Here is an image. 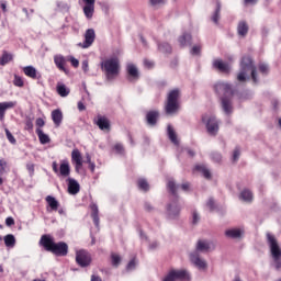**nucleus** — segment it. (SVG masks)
<instances>
[{"instance_id": "obj_17", "label": "nucleus", "mask_w": 281, "mask_h": 281, "mask_svg": "<svg viewBox=\"0 0 281 281\" xmlns=\"http://www.w3.org/2000/svg\"><path fill=\"white\" fill-rule=\"evenodd\" d=\"M54 63L60 71H65L66 74H69V70L65 68V65H67V58L63 55H55L54 56Z\"/></svg>"}, {"instance_id": "obj_53", "label": "nucleus", "mask_w": 281, "mask_h": 281, "mask_svg": "<svg viewBox=\"0 0 281 281\" xmlns=\"http://www.w3.org/2000/svg\"><path fill=\"white\" fill-rule=\"evenodd\" d=\"M81 69L83 71V74H89V60H83L81 64Z\"/></svg>"}, {"instance_id": "obj_62", "label": "nucleus", "mask_w": 281, "mask_h": 281, "mask_svg": "<svg viewBox=\"0 0 281 281\" xmlns=\"http://www.w3.org/2000/svg\"><path fill=\"white\" fill-rule=\"evenodd\" d=\"M78 109H79V111H86L87 106H85V103H82V101H79Z\"/></svg>"}, {"instance_id": "obj_54", "label": "nucleus", "mask_w": 281, "mask_h": 281, "mask_svg": "<svg viewBox=\"0 0 281 281\" xmlns=\"http://www.w3.org/2000/svg\"><path fill=\"white\" fill-rule=\"evenodd\" d=\"M191 54L193 56H199L201 54V46H198V45L193 46L191 49Z\"/></svg>"}, {"instance_id": "obj_26", "label": "nucleus", "mask_w": 281, "mask_h": 281, "mask_svg": "<svg viewBox=\"0 0 281 281\" xmlns=\"http://www.w3.org/2000/svg\"><path fill=\"white\" fill-rule=\"evenodd\" d=\"M237 32L239 36H247L249 32V25H247V22L240 21L237 26Z\"/></svg>"}, {"instance_id": "obj_49", "label": "nucleus", "mask_w": 281, "mask_h": 281, "mask_svg": "<svg viewBox=\"0 0 281 281\" xmlns=\"http://www.w3.org/2000/svg\"><path fill=\"white\" fill-rule=\"evenodd\" d=\"M150 5L153 8H157L158 5H164L166 3V0H149Z\"/></svg>"}, {"instance_id": "obj_3", "label": "nucleus", "mask_w": 281, "mask_h": 281, "mask_svg": "<svg viewBox=\"0 0 281 281\" xmlns=\"http://www.w3.org/2000/svg\"><path fill=\"white\" fill-rule=\"evenodd\" d=\"M239 72L237 74V82H247L249 80V72L255 85H258V70L254 65V59L249 56H244L240 60Z\"/></svg>"}, {"instance_id": "obj_24", "label": "nucleus", "mask_w": 281, "mask_h": 281, "mask_svg": "<svg viewBox=\"0 0 281 281\" xmlns=\"http://www.w3.org/2000/svg\"><path fill=\"white\" fill-rule=\"evenodd\" d=\"M158 117H159L158 111H149L146 115L147 124H149V126H155V124H157Z\"/></svg>"}, {"instance_id": "obj_2", "label": "nucleus", "mask_w": 281, "mask_h": 281, "mask_svg": "<svg viewBox=\"0 0 281 281\" xmlns=\"http://www.w3.org/2000/svg\"><path fill=\"white\" fill-rule=\"evenodd\" d=\"M214 90L217 93V95H221V106L222 111L226 115H232L234 113V105L232 103V97L234 95V89H232V86L225 81H218L214 86Z\"/></svg>"}, {"instance_id": "obj_30", "label": "nucleus", "mask_w": 281, "mask_h": 281, "mask_svg": "<svg viewBox=\"0 0 281 281\" xmlns=\"http://www.w3.org/2000/svg\"><path fill=\"white\" fill-rule=\"evenodd\" d=\"M57 93H58V95H60V98H67V95H69V93H70V90L64 83H58L57 85Z\"/></svg>"}, {"instance_id": "obj_58", "label": "nucleus", "mask_w": 281, "mask_h": 281, "mask_svg": "<svg viewBox=\"0 0 281 281\" xmlns=\"http://www.w3.org/2000/svg\"><path fill=\"white\" fill-rule=\"evenodd\" d=\"M36 126H38L40 128H43V126H45V121L41 117H38L36 120Z\"/></svg>"}, {"instance_id": "obj_5", "label": "nucleus", "mask_w": 281, "mask_h": 281, "mask_svg": "<svg viewBox=\"0 0 281 281\" xmlns=\"http://www.w3.org/2000/svg\"><path fill=\"white\" fill-rule=\"evenodd\" d=\"M40 245H42L46 251H50V254H54L55 256H67V254H69V246H67V243L59 241L56 244L48 235H43L41 237Z\"/></svg>"}, {"instance_id": "obj_51", "label": "nucleus", "mask_w": 281, "mask_h": 281, "mask_svg": "<svg viewBox=\"0 0 281 281\" xmlns=\"http://www.w3.org/2000/svg\"><path fill=\"white\" fill-rule=\"evenodd\" d=\"M34 128V123L32 119L27 117L25 122V130L26 131H32Z\"/></svg>"}, {"instance_id": "obj_63", "label": "nucleus", "mask_w": 281, "mask_h": 281, "mask_svg": "<svg viewBox=\"0 0 281 281\" xmlns=\"http://www.w3.org/2000/svg\"><path fill=\"white\" fill-rule=\"evenodd\" d=\"M157 247H159V243L157 241H153L151 244H149V249H157Z\"/></svg>"}, {"instance_id": "obj_12", "label": "nucleus", "mask_w": 281, "mask_h": 281, "mask_svg": "<svg viewBox=\"0 0 281 281\" xmlns=\"http://www.w3.org/2000/svg\"><path fill=\"white\" fill-rule=\"evenodd\" d=\"M188 278V271L186 270H170L162 281H179Z\"/></svg>"}, {"instance_id": "obj_34", "label": "nucleus", "mask_w": 281, "mask_h": 281, "mask_svg": "<svg viewBox=\"0 0 281 281\" xmlns=\"http://www.w3.org/2000/svg\"><path fill=\"white\" fill-rule=\"evenodd\" d=\"M195 170H198V172H201V175H203L204 179H212V173L207 170V168L203 165H198L195 166Z\"/></svg>"}, {"instance_id": "obj_27", "label": "nucleus", "mask_w": 281, "mask_h": 281, "mask_svg": "<svg viewBox=\"0 0 281 281\" xmlns=\"http://www.w3.org/2000/svg\"><path fill=\"white\" fill-rule=\"evenodd\" d=\"M23 72H24L25 76H27L29 78H32L33 80H36L37 70H36V68H34V66H25V67L23 68Z\"/></svg>"}, {"instance_id": "obj_19", "label": "nucleus", "mask_w": 281, "mask_h": 281, "mask_svg": "<svg viewBox=\"0 0 281 281\" xmlns=\"http://www.w3.org/2000/svg\"><path fill=\"white\" fill-rule=\"evenodd\" d=\"M244 234H245V231H243L240 228H229V229L225 231V236L227 238H233L235 240L243 238Z\"/></svg>"}, {"instance_id": "obj_37", "label": "nucleus", "mask_w": 281, "mask_h": 281, "mask_svg": "<svg viewBox=\"0 0 281 281\" xmlns=\"http://www.w3.org/2000/svg\"><path fill=\"white\" fill-rule=\"evenodd\" d=\"M158 49L161 54H172V46L168 43H160L158 44Z\"/></svg>"}, {"instance_id": "obj_57", "label": "nucleus", "mask_w": 281, "mask_h": 281, "mask_svg": "<svg viewBox=\"0 0 281 281\" xmlns=\"http://www.w3.org/2000/svg\"><path fill=\"white\" fill-rule=\"evenodd\" d=\"M5 225H7V227H12V225H14V218L13 217H7Z\"/></svg>"}, {"instance_id": "obj_13", "label": "nucleus", "mask_w": 281, "mask_h": 281, "mask_svg": "<svg viewBox=\"0 0 281 281\" xmlns=\"http://www.w3.org/2000/svg\"><path fill=\"white\" fill-rule=\"evenodd\" d=\"M76 262L79 267H89L91 265V255L87 250H79L76 255Z\"/></svg>"}, {"instance_id": "obj_35", "label": "nucleus", "mask_w": 281, "mask_h": 281, "mask_svg": "<svg viewBox=\"0 0 281 281\" xmlns=\"http://www.w3.org/2000/svg\"><path fill=\"white\" fill-rule=\"evenodd\" d=\"M46 202L48 203L50 210H53L54 212L58 210V200H56V198L48 195L46 196Z\"/></svg>"}, {"instance_id": "obj_16", "label": "nucleus", "mask_w": 281, "mask_h": 281, "mask_svg": "<svg viewBox=\"0 0 281 281\" xmlns=\"http://www.w3.org/2000/svg\"><path fill=\"white\" fill-rule=\"evenodd\" d=\"M214 69H217L222 74H229L232 71V66L229 64L223 61V59H215L213 61Z\"/></svg>"}, {"instance_id": "obj_21", "label": "nucleus", "mask_w": 281, "mask_h": 281, "mask_svg": "<svg viewBox=\"0 0 281 281\" xmlns=\"http://www.w3.org/2000/svg\"><path fill=\"white\" fill-rule=\"evenodd\" d=\"M67 183H68V192L70 194H78V192H80V183H78L76 179L68 178Z\"/></svg>"}, {"instance_id": "obj_48", "label": "nucleus", "mask_w": 281, "mask_h": 281, "mask_svg": "<svg viewBox=\"0 0 281 281\" xmlns=\"http://www.w3.org/2000/svg\"><path fill=\"white\" fill-rule=\"evenodd\" d=\"M259 71L263 75L269 74V65L267 64H260L259 65Z\"/></svg>"}, {"instance_id": "obj_6", "label": "nucleus", "mask_w": 281, "mask_h": 281, "mask_svg": "<svg viewBox=\"0 0 281 281\" xmlns=\"http://www.w3.org/2000/svg\"><path fill=\"white\" fill-rule=\"evenodd\" d=\"M267 241L274 262V268L277 271H281V248L278 244V239H276V236H273L271 233H267Z\"/></svg>"}, {"instance_id": "obj_41", "label": "nucleus", "mask_w": 281, "mask_h": 281, "mask_svg": "<svg viewBox=\"0 0 281 281\" xmlns=\"http://www.w3.org/2000/svg\"><path fill=\"white\" fill-rule=\"evenodd\" d=\"M114 153H116V155H124L125 150H124V145L123 144H115L113 147Z\"/></svg>"}, {"instance_id": "obj_64", "label": "nucleus", "mask_w": 281, "mask_h": 281, "mask_svg": "<svg viewBox=\"0 0 281 281\" xmlns=\"http://www.w3.org/2000/svg\"><path fill=\"white\" fill-rule=\"evenodd\" d=\"M91 281H102V279L95 274L91 276Z\"/></svg>"}, {"instance_id": "obj_18", "label": "nucleus", "mask_w": 281, "mask_h": 281, "mask_svg": "<svg viewBox=\"0 0 281 281\" xmlns=\"http://www.w3.org/2000/svg\"><path fill=\"white\" fill-rule=\"evenodd\" d=\"M16 106V101L0 102V122L5 119V111L8 109H14Z\"/></svg>"}, {"instance_id": "obj_55", "label": "nucleus", "mask_w": 281, "mask_h": 281, "mask_svg": "<svg viewBox=\"0 0 281 281\" xmlns=\"http://www.w3.org/2000/svg\"><path fill=\"white\" fill-rule=\"evenodd\" d=\"M144 65L147 69H153V67H155V63L149 59H144Z\"/></svg>"}, {"instance_id": "obj_28", "label": "nucleus", "mask_w": 281, "mask_h": 281, "mask_svg": "<svg viewBox=\"0 0 281 281\" xmlns=\"http://www.w3.org/2000/svg\"><path fill=\"white\" fill-rule=\"evenodd\" d=\"M211 21H213L215 25H218V21H221V1L216 2V9L213 15L211 16Z\"/></svg>"}, {"instance_id": "obj_42", "label": "nucleus", "mask_w": 281, "mask_h": 281, "mask_svg": "<svg viewBox=\"0 0 281 281\" xmlns=\"http://www.w3.org/2000/svg\"><path fill=\"white\" fill-rule=\"evenodd\" d=\"M137 268V259H132L127 266H126V271H135V269Z\"/></svg>"}, {"instance_id": "obj_52", "label": "nucleus", "mask_w": 281, "mask_h": 281, "mask_svg": "<svg viewBox=\"0 0 281 281\" xmlns=\"http://www.w3.org/2000/svg\"><path fill=\"white\" fill-rule=\"evenodd\" d=\"M7 166H8V162H5V160L1 159L0 160V177H1V175H5Z\"/></svg>"}, {"instance_id": "obj_14", "label": "nucleus", "mask_w": 281, "mask_h": 281, "mask_svg": "<svg viewBox=\"0 0 281 281\" xmlns=\"http://www.w3.org/2000/svg\"><path fill=\"white\" fill-rule=\"evenodd\" d=\"M71 161L75 164L76 172H80V169L82 168V154H80L79 149H72Z\"/></svg>"}, {"instance_id": "obj_10", "label": "nucleus", "mask_w": 281, "mask_h": 281, "mask_svg": "<svg viewBox=\"0 0 281 281\" xmlns=\"http://www.w3.org/2000/svg\"><path fill=\"white\" fill-rule=\"evenodd\" d=\"M83 43H79L78 47H81V49H89L91 45L95 42V30L88 29L83 35Z\"/></svg>"}, {"instance_id": "obj_59", "label": "nucleus", "mask_w": 281, "mask_h": 281, "mask_svg": "<svg viewBox=\"0 0 281 281\" xmlns=\"http://www.w3.org/2000/svg\"><path fill=\"white\" fill-rule=\"evenodd\" d=\"M212 159H214V161L218 162V161H221L222 156L218 153H214V154H212Z\"/></svg>"}, {"instance_id": "obj_61", "label": "nucleus", "mask_w": 281, "mask_h": 281, "mask_svg": "<svg viewBox=\"0 0 281 281\" xmlns=\"http://www.w3.org/2000/svg\"><path fill=\"white\" fill-rule=\"evenodd\" d=\"M145 210L147 211V212H153V204L151 203H148V202H146L145 203Z\"/></svg>"}, {"instance_id": "obj_40", "label": "nucleus", "mask_w": 281, "mask_h": 281, "mask_svg": "<svg viewBox=\"0 0 281 281\" xmlns=\"http://www.w3.org/2000/svg\"><path fill=\"white\" fill-rule=\"evenodd\" d=\"M111 262H112V267H120V263L122 262V257H120V255L117 254H112L111 255Z\"/></svg>"}, {"instance_id": "obj_44", "label": "nucleus", "mask_w": 281, "mask_h": 281, "mask_svg": "<svg viewBox=\"0 0 281 281\" xmlns=\"http://www.w3.org/2000/svg\"><path fill=\"white\" fill-rule=\"evenodd\" d=\"M13 85L15 87H23V85H24L23 78H21L19 75H14Z\"/></svg>"}, {"instance_id": "obj_60", "label": "nucleus", "mask_w": 281, "mask_h": 281, "mask_svg": "<svg viewBox=\"0 0 281 281\" xmlns=\"http://www.w3.org/2000/svg\"><path fill=\"white\" fill-rule=\"evenodd\" d=\"M26 169L29 170L30 175H34V165L33 164H27Z\"/></svg>"}, {"instance_id": "obj_47", "label": "nucleus", "mask_w": 281, "mask_h": 281, "mask_svg": "<svg viewBox=\"0 0 281 281\" xmlns=\"http://www.w3.org/2000/svg\"><path fill=\"white\" fill-rule=\"evenodd\" d=\"M199 221H201V216L199 215V213L196 211H193V213H192V224L198 225Z\"/></svg>"}, {"instance_id": "obj_25", "label": "nucleus", "mask_w": 281, "mask_h": 281, "mask_svg": "<svg viewBox=\"0 0 281 281\" xmlns=\"http://www.w3.org/2000/svg\"><path fill=\"white\" fill-rule=\"evenodd\" d=\"M52 120L56 126H60L63 123V112L60 110H54L52 112Z\"/></svg>"}, {"instance_id": "obj_20", "label": "nucleus", "mask_w": 281, "mask_h": 281, "mask_svg": "<svg viewBox=\"0 0 281 281\" xmlns=\"http://www.w3.org/2000/svg\"><path fill=\"white\" fill-rule=\"evenodd\" d=\"M59 177H69L71 175V167L69 166V161L63 160L59 166V171L57 173Z\"/></svg>"}, {"instance_id": "obj_39", "label": "nucleus", "mask_w": 281, "mask_h": 281, "mask_svg": "<svg viewBox=\"0 0 281 281\" xmlns=\"http://www.w3.org/2000/svg\"><path fill=\"white\" fill-rule=\"evenodd\" d=\"M12 60V54H9L8 52H4L0 58V65L3 67L8 65Z\"/></svg>"}, {"instance_id": "obj_9", "label": "nucleus", "mask_w": 281, "mask_h": 281, "mask_svg": "<svg viewBox=\"0 0 281 281\" xmlns=\"http://www.w3.org/2000/svg\"><path fill=\"white\" fill-rule=\"evenodd\" d=\"M202 122L206 126V131L209 135H212L213 137H216L218 135V120L214 115L204 114L202 116Z\"/></svg>"}, {"instance_id": "obj_38", "label": "nucleus", "mask_w": 281, "mask_h": 281, "mask_svg": "<svg viewBox=\"0 0 281 281\" xmlns=\"http://www.w3.org/2000/svg\"><path fill=\"white\" fill-rule=\"evenodd\" d=\"M138 188L140 190H143V192H148V190H150V186L148 184V181H146V179L140 178L137 181Z\"/></svg>"}, {"instance_id": "obj_7", "label": "nucleus", "mask_w": 281, "mask_h": 281, "mask_svg": "<svg viewBox=\"0 0 281 281\" xmlns=\"http://www.w3.org/2000/svg\"><path fill=\"white\" fill-rule=\"evenodd\" d=\"M181 91L179 89L171 90L167 95V103L165 105V111L167 115H175L179 111V98Z\"/></svg>"}, {"instance_id": "obj_46", "label": "nucleus", "mask_w": 281, "mask_h": 281, "mask_svg": "<svg viewBox=\"0 0 281 281\" xmlns=\"http://www.w3.org/2000/svg\"><path fill=\"white\" fill-rule=\"evenodd\" d=\"M206 207L210 210V212H214V210H216V204L214 203V199L210 198L207 200Z\"/></svg>"}, {"instance_id": "obj_31", "label": "nucleus", "mask_w": 281, "mask_h": 281, "mask_svg": "<svg viewBox=\"0 0 281 281\" xmlns=\"http://www.w3.org/2000/svg\"><path fill=\"white\" fill-rule=\"evenodd\" d=\"M179 43L181 47H186L188 45H191L192 43V35L184 33L182 36L179 37Z\"/></svg>"}, {"instance_id": "obj_4", "label": "nucleus", "mask_w": 281, "mask_h": 281, "mask_svg": "<svg viewBox=\"0 0 281 281\" xmlns=\"http://www.w3.org/2000/svg\"><path fill=\"white\" fill-rule=\"evenodd\" d=\"M167 188L169 192H171L172 196H175V199L167 204V217L170 221H175L181 214V204L179 203V198L177 196L179 186H177V182H175L173 179H169L167 182Z\"/></svg>"}, {"instance_id": "obj_43", "label": "nucleus", "mask_w": 281, "mask_h": 281, "mask_svg": "<svg viewBox=\"0 0 281 281\" xmlns=\"http://www.w3.org/2000/svg\"><path fill=\"white\" fill-rule=\"evenodd\" d=\"M7 139L10 142V144H16V138H14V135L10 132V130L5 128L4 130Z\"/></svg>"}, {"instance_id": "obj_36", "label": "nucleus", "mask_w": 281, "mask_h": 281, "mask_svg": "<svg viewBox=\"0 0 281 281\" xmlns=\"http://www.w3.org/2000/svg\"><path fill=\"white\" fill-rule=\"evenodd\" d=\"M36 133H37V137H38L41 144H49V142H50L49 136L47 134H44L43 130L37 128Z\"/></svg>"}, {"instance_id": "obj_50", "label": "nucleus", "mask_w": 281, "mask_h": 281, "mask_svg": "<svg viewBox=\"0 0 281 281\" xmlns=\"http://www.w3.org/2000/svg\"><path fill=\"white\" fill-rule=\"evenodd\" d=\"M240 159V148L236 147L233 151V161Z\"/></svg>"}, {"instance_id": "obj_11", "label": "nucleus", "mask_w": 281, "mask_h": 281, "mask_svg": "<svg viewBox=\"0 0 281 281\" xmlns=\"http://www.w3.org/2000/svg\"><path fill=\"white\" fill-rule=\"evenodd\" d=\"M125 71L127 75V80L130 82H137L139 80V69L133 63H127L125 67Z\"/></svg>"}, {"instance_id": "obj_56", "label": "nucleus", "mask_w": 281, "mask_h": 281, "mask_svg": "<svg viewBox=\"0 0 281 281\" xmlns=\"http://www.w3.org/2000/svg\"><path fill=\"white\" fill-rule=\"evenodd\" d=\"M181 190H183V192H190V182L182 183Z\"/></svg>"}, {"instance_id": "obj_22", "label": "nucleus", "mask_w": 281, "mask_h": 281, "mask_svg": "<svg viewBox=\"0 0 281 281\" xmlns=\"http://www.w3.org/2000/svg\"><path fill=\"white\" fill-rule=\"evenodd\" d=\"M239 200L244 203H251L254 201V193L249 189H244L239 194Z\"/></svg>"}, {"instance_id": "obj_32", "label": "nucleus", "mask_w": 281, "mask_h": 281, "mask_svg": "<svg viewBox=\"0 0 281 281\" xmlns=\"http://www.w3.org/2000/svg\"><path fill=\"white\" fill-rule=\"evenodd\" d=\"M93 123L99 126L101 131H106V119L102 115H98L97 119L93 120Z\"/></svg>"}, {"instance_id": "obj_33", "label": "nucleus", "mask_w": 281, "mask_h": 281, "mask_svg": "<svg viewBox=\"0 0 281 281\" xmlns=\"http://www.w3.org/2000/svg\"><path fill=\"white\" fill-rule=\"evenodd\" d=\"M5 247L12 248L16 245V238L12 234H8L3 238Z\"/></svg>"}, {"instance_id": "obj_1", "label": "nucleus", "mask_w": 281, "mask_h": 281, "mask_svg": "<svg viewBox=\"0 0 281 281\" xmlns=\"http://www.w3.org/2000/svg\"><path fill=\"white\" fill-rule=\"evenodd\" d=\"M216 249V244L212 240L200 239L196 241L195 251L190 252V262L194 265L198 269H207V262L201 258L199 254H207L209 251H214Z\"/></svg>"}, {"instance_id": "obj_29", "label": "nucleus", "mask_w": 281, "mask_h": 281, "mask_svg": "<svg viewBox=\"0 0 281 281\" xmlns=\"http://www.w3.org/2000/svg\"><path fill=\"white\" fill-rule=\"evenodd\" d=\"M90 210L92 212L91 216L93 218V223H94L95 227H99L100 226V217H98V205L91 204Z\"/></svg>"}, {"instance_id": "obj_8", "label": "nucleus", "mask_w": 281, "mask_h": 281, "mask_svg": "<svg viewBox=\"0 0 281 281\" xmlns=\"http://www.w3.org/2000/svg\"><path fill=\"white\" fill-rule=\"evenodd\" d=\"M122 66L120 65V58L113 56L106 59V80H115L120 76Z\"/></svg>"}, {"instance_id": "obj_45", "label": "nucleus", "mask_w": 281, "mask_h": 281, "mask_svg": "<svg viewBox=\"0 0 281 281\" xmlns=\"http://www.w3.org/2000/svg\"><path fill=\"white\" fill-rule=\"evenodd\" d=\"M67 60L77 69V67H80V60L76 59L74 56H68Z\"/></svg>"}, {"instance_id": "obj_23", "label": "nucleus", "mask_w": 281, "mask_h": 281, "mask_svg": "<svg viewBox=\"0 0 281 281\" xmlns=\"http://www.w3.org/2000/svg\"><path fill=\"white\" fill-rule=\"evenodd\" d=\"M167 135L171 143L175 144V146H179V139L177 138V132H175V127L172 125L167 126Z\"/></svg>"}, {"instance_id": "obj_15", "label": "nucleus", "mask_w": 281, "mask_h": 281, "mask_svg": "<svg viewBox=\"0 0 281 281\" xmlns=\"http://www.w3.org/2000/svg\"><path fill=\"white\" fill-rule=\"evenodd\" d=\"M86 5L83 7V14L87 19H93L95 12V0H82Z\"/></svg>"}]
</instances>
